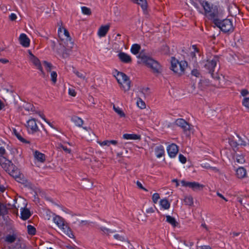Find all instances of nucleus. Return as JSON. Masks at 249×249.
Returning <instances> with one entry per match:
<instances>
[{
	"label": "nucleus",
	"instance_id": "obj_1",
	"mask_svg": "<svg viewBox=\"0 0 249 249\" xmlns=\"http://www.w3.org/2000/svg\"><path fill=\"white\" fill-rule=\"evenodd\" d=\"M58 36L59 40H56L57 42L55 40L51 41V46L53 51L62 58H67L71 52L73 42L71 41L69 33L66 29H64V32H62L61 28L59 29Z\"/></svg>",
	"mask_w": 249,
	"mask_h": 249
},
{
	"label": "nucleus",
	"instance_id": "obj_2",
	"mask_svg": "<svg viewBox=\"0 0 249 249\" xmlns=\"http://www.w3.org/2000/svg\"><path fill=\"white\" fill-rule=\"evenodd\" d=\"M6 154V151L4 147H0V165L1 167L7 172L11 176L18 182L25 184L27 180L21 174L19 169L12 162L4 156Z\"/></svg>",
	"mask_w": 249,
	"mask_h": 249
},
{
	"label": "nucleus",
	"instance_id": "obj_3",
	"mask_svg": "<svg viewBox=\"0 0 249 249\" xmlns=\"http://www.w3.org/2000/svg\"><path fill=\"white\" fill-rule=\"evenodd\" d=\"M137 58L140 60L138 61L139 63H142L150 68L154 73L160 72L161 68L160 64L157 61L146 55L143 51L139 53Z\"/></svg>",
	"mask_w": 249,
	"mask_h": 249
},
{
	"label": "nucleus",
	"instance_id": "obj_4",
	"mask_svg": "<svg viewBox=\"0 0 249 249\" xmlns=\"http://www.w3.org/2000/svg\"><path fill=\"white\" fill-rule=\"evenodd\" d=\"M201 4L204 11L203 14L208 19L213 20V22L218 17L217 7L211 4L206 1H203Z\"/></svg>",
	"mask_w": 249,
	"mask_h": 249
},
{
	"label": "nucleus",
	"instance_id": "obj_5",
	"mask_svg": "<svg viewBox=\"0 0 249 249\" xmlns=\"http://www.w3.org/2000/svg\"><path fill=\"white\" fill-rule=\"evenodd\" d=\"M171 64V70L178 76L185 73V70L188 67V63L186 61H179L174 57H172Z\"/></svg>",
	"mask_w": 249,
	"mask_h": 249
},
{
	"label": "nucleus",
	"instance_id": "obj_6",
	"mask_svg": "<svg viewBox=\"0 0 249 249\" xmlns=\"http://www.w3.org/2000/svg\"><path fill=\"white\" fill-rule=\"evenodd\" d=\"M53 221L57 225L60 231L63 234L67 235L70 238H72L73 236L72 231L62 217L54 214Z\"/></svg>",
	"mask_w": 249,
	"mask_h": 249
},
{
	"label": "nucleus",
	"instance_id": "obj_7",
	"mask_svg": "<svg viewBox=\"0 0 249 249\" xmlns=\"http://www.w3.org/2000/svg\"><path fill=\"white\" fill-rule=\"evenodd\" d=\"M213 23L224 33H230L234 30L232 22L230 19L226 18L221 20L217 18Z\"/></svg>",
	"mask_w": 249,
	"mask_h": 249
},
{
	"label": "nucleus",
	"instance_id": "obj_8",
	"mask_svg": "<svg viewBox=\"0 0 249 249\" xmlns=\"http://www.w3.org/2000/svg\"><path fill=\"white\" fill-rule=\"evenodd\" d=\"M218 62H219V57L215 55L212 59L207 60L204 65L205 68L209 71L213 78H214L213 72Z\"/></svg>",
	"mask_w": 249,
	"mask_h": 249
},
{
	"label": "nucleus",
	"instance_id": "obj_9",
	"mask_svg": "<svg viewBox=\"0 0 249 249\" xmlns=\"http://www.w3.org/2000/svg\"><path fill=\"white\" fill-rule=\"evenodd\" d=\"M182 186L189 187L192 189L194 191H202L204 188L205 186L203 184H200L197 182H189L184 180L181 181Z\"/></svg>",
	"mask_w": 249,
	"mask_h": 249
},
{
	"label": "nucleus",
	"instance_id": "obj_10",
	"mask_svg": "<svg viewBox=\"0 0 249 249\" xmlns=\"http://www.w3.org/2000/svg\"><path fill=\"white\" fill-rule=\"evenodd\" d=\"M175 124L183 129L184 133H187L192 129V125L183 119L179 118L177 119L175 121Z\"/></svg>",
	"mask_w": 249,
	"mask_h": 249
},
{
	"label": "nucleus",
	"instance_id": "obj_11",
	"mask_svg": "<svg viewBox=\"0 0 249 249\" xmlns=\"http://www.w3.org/2000/svg\"><path fill=\"white\" fill-rule=\"evenodd\" d=\"M120 61L125 64H130L132 62L131 57L126 53L121 52L118 54Z\"/></svg>",
	"mask_w": 249,
	"mask_h": 249
},
{
	"label": "nucleus",
	"instance_id": "obj_12",
	"mask_svg": "<svg viewBox=\"0 0 249 249\" xmlns=\"http://www.w3.org/2000/svg\"><path fill=\"white\" fill-rule=\"evenodd\" d=\"M169 156L171 158H174L178 152V147L175 143H172L167 147V149Z\"/></svg>",
	"mask_w": 249,
	"mask_h": 249
},
{
	"label": "nucleus",
	"instance_id": "obj_13",
	"mask_svg": "<svg viewBox=\"0 0 249 249\" xmlns=\"http://www.w3.org/2000/svg\"><path fill=\"white\" fill-rule=\"evenodd\" d=\"M30 60L36 67V68L41 71L42 76L44 77L45 74L43 70L40 60L36 56H33L32 58L30 59Z\"/></svg>",
	"mask_w": 249,
	"mask_h": 249
},
{
	"label": "nucleus",
	"instance_id": "obj_14",
	"mask_svg": "<svg viewBox=\"0 0 249 249\" xmlns=\"http://www.w3.org/2000/svg\"><path fill=\"white\" fill-rule=\"evenodd\" d=\"M27 123V127L29 131H32V132H35L38 130L36 121L35 119L29 120Z\"/></svg>",
	"mask_w": 249,
	"mask_h": 249
},
{
	"label": "nucleus",
	"instance_id": "obj_15",
	"mask_svg": "<svg viewBox=\"0 0 249 249\" xmlns=\"http://www.w3.org/2000/svg\"><path fill=\"white\" fill-rule=\"evenodd\" d=\"M114 76L116 79L118 83L120 85L121 83L124 82V80L128 79L129 77L124 73L121 72H118L116 71L114 73Z\"/></svg>",
	"mask_w": 249,
	"mask_h": 249
},
{
	"label": "nucleus",
	"instance_id": "obj_16",
	"mask_svg": "<svg viewBox=\"0 0 249 249\" xmlns=\"http://www.w3.org/2000/svg\"><path fill=\"white\" fill-rule=\"evenodd\" d=\"M20 43L24 47H28L30 46V39L25 34H21L19 37Z\"/></svg>",
	"mask_w": 249,
	"mask_h": 249
},
{
	"label": "nucleus",
	"instance_id": "obj_17",
	"mask_svg": "<svg viewBox=\"0 0 249 249\" xmlns=\"http://www.w3.org/2000/svg\"><path fill=\"white\" fill-rule=\"evenodd\" d=\"M109 29V24H107L105 26H102L99 29L98 35L100 37L105 36L107 34Z\"/></svg>",
	"mask_w": 249,
	"mask_h": 249
},
{
	"label": "nucleus",
	"instance_id": "obj_18",
	"mask_svg": "<svg viewBox=\"0 0 249 249\" xmlns=\"http://www.w3.org/2000/svg\"><path fill=\"white\" fill-rule=\"evenodd\" d=\"M34 157L38 161L40 162H44L45 160V156L44 154L36 150L34 152Z\"/></svg>",
	"mask_w": 249,
	"mask_h": 249
},
{
	"label": "nucleus",
	"instance_id": "obj_19",
	"mask_svg": "<svg viewBox=\"0 0 249 249\" xmlns=\"http://www.w3.org/2000/svg\"><path fill=\"white\" fill-rule=\"evenodd\" d=\"M246 169L243 167H239L236 170V175L239 178H243L246 176Z\"/></svg>",
	"mask_w": 249,
	"mask_h": 249
},
{
	"label": "nucleus",
	"instance_id": "obj_20",
	"mask_svg": "<svg viewBox=\"0 0 249 249\" xmlns=\"http://www.w3.org/2000/svg\"><path fill=\"white\" fill-rule=\"evenodd\" d=\"M131 81L128 78L126 80H124V82L121 83L120 84V87L124 91H127L130 88Z\"/></svg>",
	"mask_w": 249,
	"mask_h": 249
},
{
	"label": "nucleus",
	"instance_id": "obj_21",
	"mask_svg": "<svg viewBox=\"0 0 249 249\" xmlns=\"http://www.w3.org/2000/svg\"><path fill=\"white\" fill-rule=\"evenodd\" d=\"M135 3L140 5L143 10L145 11L147 8V2L146 0H130Z\"/></svg>",
	"mask_w": 249,
	"mask_h": 249
},
{
	"label": "nucleus",
	"instance_id": "obj_22",
	"mask_svg": "<svg viewBox=\"0 0 249 249\" xmlns=\"http://www.w3.org/2000/svg\"><path fill=\"white\" fill-rule=\"evenodd\" d=\"M13 132L18 139V140H19L21 142L25 143H30V142L24 139L22 137V135L19 132H18L15 128L13 129Z\"/></svg>",
	"mask_w": 249,
	"mask_h": 249
},
{
	"label": "nucleus",
	"instance_id": "obj_23",
	"mask_svg": "<svg viewBox=\"0 0 249 249\" xmlns=\"http://www.w3.org/2000/svg\"><path fill=\"white\" fill-rule=\"evenodd\" d=\"M156 156L160 158L164 155V149L163 146L160 145L155 148V149Z\"/></svg>",
	"mask_w": 249,
	"mask_h": 249
},
{
	"label": "nucleus",
	"instance_id": "obj_24",
	"mask_svg": "<svg viewBox=\"0 0 249 249\" xmlns=\"http://www.w3.org/2000/svg\"><path fill=\"white\" fill-rule=\"evenodd\" d=\"M71 121L77 126L81 127L83 124V120L76 116H73L71 118Z\"/></svg>",
	"mask_w": 249,
	"mask_h": 249
},
{
	"label": "nucleus",
	"instance_id": "obj_25",
	"mask_svg": "<svg viewBox=\"0 0 249 249\" xmlns=\"http://www.w3.org/2000/svg\"><path fill=\"white\" fill-rule=\"evenodd\" d=\"M31 213L29 209L26 208L22 209L21 212V218L23 220L28 219L31 216Z\"/></svg>",
	"mask_w": 249,
	"mask_h": 249
},
{
	"label": "nucleus",
	"instance_id": "obj_26",
	"mask_svg": "<svg viewBox=\"0 0 249 249\" xmlns=\"http://www.w3.org/2000/svg\"><path fill=\"white\" fill-rule=\"evenodd\" d=\"M123 138L126 140H140L141 136L135 134H125Z\"/></svg>",
	"mask_w": 249,
	"mask_h": 249
},
{
	"label": "nucleus",
	"instance_id": "obj_27",
	"mask_svg": "<svg viewBox=\"0 0 249 249\" xmlns=\"http://www.w3.org/2000/svg\"><path fill=\"white\" fill-rule=\"evenodd\" d=\"M17 239V235L15 234H8L4 239V241L9 243L12 244L14 243Z\"/></svg>",
	"mask_w": 249,
	"mask_h": 249
},
{
	"label": "nucleus",
	"instance_id": "obj_28",
	"mask_svg": "<svg viewBox=\"0 0 249 249\" xmlns=\"http://www.w3.org/2000/svg\"><path fill=\"white\" fill-rule=\"evenodd\" d=\"M141 49V47L140 45L138 44H134L132 45L130 51L133 54L136 55L140 53Z\"/></svg>",
	"mask_w": 249,
	"mask_h": 249
},
{
	"label": "nucleus",
	"instance_id": "obj_29",
	"mask_svg": "<svg viewBox=\"0 0 249 249\" xmlns=\"http://www.w3.org/2000/svg\"><path fill=\"white\" fill-rule=\"evenodd\" d=\"M160 205L165 210L168 209L170 207V204L167 199H161L160 202Z\"/></svg>",
	"mask_w": 249,
	"mask_h": 249
},
{
	"label": "nucleus",
	"instance_id": "obj_30",
	"mask_svg": "<svg viewBox=\"0 0 249 249\" xmlns=\"http://www.w3.org/2000/svg\"><path fill=\"white\" fill-rule=\"evenodd\" d=\"M166 221L170 223L171 225H172L173 227H176L178 223L176 221L175 218L170 216V215H167L166 216Z\"/></svg>",
	"mask_w": 249,
	"mask_h": 249
},
{
	"label": "nucleus",
	"instance_id": "obj_31",
	"mask_svg": "<svg viewBox=\"0 0 249 249\" xmlns=\"http://www.w3.org/2000/svg\"><path fill=\"white\" fill-rule=\"evenodd\" d=\"M234 158L235 159L236 161L239 163H243L245 161L244 156L242 154H236L234 156Z\"/></svg>",
	"mask_w": 249,
	"mask_h": 249
},
{
	"label": "nucleus",
	"instance_id": "obj_32",
	"mask_svg": "<svg viewBox=\"0 0 249 249\" xmlns=\"http://www.w3.org/2000/svg\"><path fill=\"white\" fill-rule=\"evenodd\" d=\"M113 108L120 117H125V114L121 108L119 107H116L114 104H113Z\"/></svg>",
	"mask_w": 249,
	"mask_h": 249
},
{
	"label": "nucleus",
	"instance_id": "obj_33",
	"mask_svg": "<svg viewBox=\"0 0 249 249\" xmlns=\"http://www.w3.org/2000/svg\"><path fill=\"white\" fill-rule=\"evenodd\" d=\"M8 213V209L5 205L0 202V216L4 215Z\"/></svg>",
	"mask_w": 249,
	"mask_h": 249
},
{
	"label": "nucleus",
	"instance_id": "obj_34",
	"mask_svg": "<svg viewBox=\"0 0 249 249\" xmlns=\"http://www.w3.org/2000/svg\"><path fill=\"white\" fill-rule=\"evenodd\" d=\"M73 72L76 75V76L79 78L87 81L86 78V74L85 72H82L80 71H78L74 70Z\"/></svg>",
	"mask_w": 249,
	"mask_h": 249
},
{
	"label": "nucleus",
	"instance_id": "obj_35",
	"mask_svg": "<svg viewBox=\"0 0 249 249\" xmlns=\"http://www.w3.org/2000/svg\"><path fill=\"white\" fill-rule=\"evenodd\" d=\"M184 203L186 205L191 206L193 204V198L191 196H187L185 197L184 199Z\"/></svg>",
	"mask_w": 249,
	"mask_h": 249
},
{
	"label": "nucleus",
	"instance_id": "obj_36",
	"mask_svg": "<svg viewBox=\"0 0 249 249\" xmlns=\"http://www.w3.org/2000/svg\"><path fill=\"white\" fill-rule=\"evenodd\" d=\"M27 231L28 233L30 235H34L36 233V228L31 225H29L27 226Z\"/></svg>",
	"mask_w": 249,
	"mask_h": 249
},
{
	"label": "nucleus",
	"instance_id": "obj_37",
	"mask_svg": "<svg viewBox=\"0 0 249 249\" xmlns=\"http://www.w3.org/2000/svg\"><path fill=\"white\" fill-rule=\"evenodd\" d=\"M57 74L55 71H51V80L53 84L54 85L56 84V81H57Z\"/></svg>",
	"mask_w": 249,
	"mask_h": 249
},
{
	"label": "nucleus",
	"instance_id": "obj_38",
	"mask_svg": "<svg viewBox=\"0 0 249 249\" xmlns=\"http://www.w3.org/2000/svg\"><path fill=\"white\" fill-rule=\"evenodd\" d=\"M81 10L83 14L84 15L89 16L91 14L90 9L87 7L83 6L81 7Z\"/></svg>",
	"mask_w": 249,
	"mask_h": 249
},
{
	"label": "nucleus",
	"instance_id": "obj_39",
	"mask_svg": "<svg viewBox=\"0 0 249 249\" xmlns=\"http://www.w3.org/2000/svg\"><path fill=\"white\" fill-rule=\"evenodd\" d=\"M43 64L46 68L47 71L50 72L51 73V71H52L51 70L52 69V68L53 67L52 64L45 61L43 62Z\"/></svg>",
	"mask_w": 249,
	"mask_h": 249
},
{
	"label": "nucleus",
	"instance_id": "obj_40",
	"mask_svg": "<svg viewBox=\"0 0 249 249\" xmlns=\"http://www.w3.org/2000/svg\"><path fill=\"white\" fill-rule=\"evenodd\" d=\"M57 148L58 149H62L66 153L70 154L71 152V149L67 148V146H64L61 143L58 144Z\"/></svg>",
	"mask_w": 249,
	"mask_h": 249
},
{
	"label": "nucleus",
	"instance_id": "obj_41",
	"mask_svg": "<svg viewBox=\"0 0 249 249\" xmlns=\"http://www.w3.org/2000/svg\"><path fill=\"white\" fill-rule=\"evenodd\" d=\"M137 105L141 108H144L145 107V103L142 100L139 98L137 101Z\"/></svg>",
	"mask_w": 249,
	"mask_h": 249
},
{
	"label": "nucleus",
	"instance_id": "obj_42",
	"mask_svg": "<svg viewBox=\"0 0 249 249\" xmlns=\"http://www.w3.org/2000/svg\"><path fill=\"white\" fill-rule=\"evenodd\" d=\"M160 199V195L158 193H155L152 196V200L154 203H157Z\"/></svg>",
	"mask_w": 249,
	"mask_h": 249
},
{
	"label": "nucleus",
	"instance_id": "obj_43",
	"mask_svg": "<svg viewBox=\"0 0 249 249\" xmlns=\"http://www.w3.org/2000/svg\"><path fill=\"white\" fill-rule=\"evenodd\" d=\"M242 104L247 108H249V97L244 98L242 101Z\"/></svg>",
	"mask_w": 249,
	"mask_h": 249
},
{
	"label": "nucleus",
	"instance_id": "obj_44",
	"mask_svg": "<svg viewBox=\"0 0 249 249\" xmlns=\"http://www.w3.org/2000/svg\"><path fill=\"white\" fill-rule=\"evenodd\" d=\"M191 74L192 75H194L196 77H199L200 75L199 71L197 69L193 70L192 71Z\"/></svg>",
	"mask_w": 249,
	"mask_h": 249
},
{
	"label": "nucleus",
	"instance_id": "obj_45",
	"mask_svg": "<svg viewBox=\"0 0 249 249\" xmlns=\"http://www.w3.org/2000/svg\"><path fill=\"white\" fill-rule=\"evenodd\" d=\"M179 161L182 163H185L186 162V158L183 155L179 154Z\"/></svg>",
	"mask_w": 249,
	"mask_h": 249
},
{
	"label": "nucleus",
	"instance_id": "obj_46",
	"mask_svg": "<svg viewBox=\"0 0 249 249\" xmlns=\"http://www.w3.org/2000/svg\"><path fill=\"white\" fill-rule=\"evenodd\" d=\"M101 231L103 232L102 234H105L107 235L109 234V230L107 228H106L105 227H101L100 228Z\"/></svg>",
	"mask_w": 249,
	"mask_h": 249
},
{
	"label": "nucleus",
	"instance_id": "obj_47",
	"mask_svg": "<svg viewBox=\"0 0 249 249\" xmlns=\"http://www.w3.org/2000/svg\"><path fill=\"white\" fill-rule=\"evenodd\" d=\"M114 238L120 241H123L124 240V238L123 236H122L119 234H115L114 235Z\"/></svg>",
	"mask_w": 249,
	"mask_h": 249
},
{
	"label": "nucleus",
	"instance_id": "obj_48",
	"mask_svg": "<svg viewBox=\"0 0 249 249\" xmlns=\"http://www.w3.org/2000/svg\"><path fill=\"white\" fill-rule=\"evenodd\" d=\"M69 94L73 96L74 97L76 96V92H75V90L73 89H69Z\"/></svg>",
	"mask_w": 249,
	"mask_h": 249
},
{
	"label": "nucleus",
	"instance_id": "obj_49",
	"mask_svg": "<svg viewBox=\"0 0 249 249\" xmlns=\"http://www.w3.org/2000/svg\"><path fill=\"white\" fill-rule=\"evenodd\" d=\"M183 243H184V244L187 246V247H191L192 246H193L194 245V242H192V241H188L187 242V241H183Z\"/></svg>",
	"mask_w": 249,
	"mask_h": 249
},
{
	"label": "nucleus",
	"instance_id": "obj_50",
	"mask_svg": "<svg viewBox=\"0 0 249 249\" xmlns=\"http://www.w3.org/2000/svg\"><path fill=\"white\" fill-rule=\"evenodd\" d=\"M137 185L139 188L145 191H147V190L143 187L142 184L140 181H137Z\"/></svg>",
	"mask_w": 249,
	"mask_h": 249
},
{
	"label": "nucleus",
	"instance_id": "obj_51",
	"mask_svg": "<svg viewBox=\"0 0 249 249\" xmlns=\"http://www.w3.org/2000/svg\"><path fill=\"white\" fill-rule=\"evenodd\" d=\"M249 91L246 89H243L241 91V94L243 96H245L247 95L248 94H249Z\"/></svg>",
	"mask_w": 249,
	"mask_h": 249
},
{
	"label": "nucleus",
	"instance_id": "obj_52",
	"mask_svg": "<svg viewBox=\"0 0 249 249\" xmlns=\"http://www.w3.org/2000/svg\"><path fill=\"white\" fill-rule=\"evenodd\" d=\"M97 142L99 143L101 146H105L107 145L108 143L109 142V141L108 140H106L102 142H101V141H97Z\"/></svg>",
	"mask_w": 249,
	"mask_h": 249
},
{
	"label": "nucleus",
	"instance_id": "obj_53",
	"mask_svg": "<svg viewBox=\"0 0 249 249\" xmlns=\"http://www.w3.org/2000/svg\"><path fill=\"white\" fill-rule=\"evenodd\" d=\"M9 18L11 21H14L17 18V16L16 14L12 13L9 16Z\"/></svg>",
	"mask_w": 249,
	"mask_h": 249
},
{
	"label": "nucleus",
	"instance_id": "obj_54",
	"mask_svg": "<svg viewBox=\"0 0 249 249\" xmlns=\"http://www.w3.org/2000/svg\"><path fill=\"white\" fill-rule=\"evenodd\" d=\"M146 212L147 213H151L155 212V210L153 207H150L146 209Z\"/></svg>",
	"mask_w": 249,
	"mask_h": 249
},
{
	"label": "nucleus",
	"instance_id": "obj_55",
	"mask_svg": "<svg viewBox=\"0 0 249 249\" xmlns=\"http://www.w3.org/2000/svg\"><path fill=\"white\" fill-rule=\"evenodd\" d=\"M89 141H92L95 137V135L93 132H92L91 134H89Z\"/></svg>",
	"mask_w": 249,
	"mask_h": 249
},
{
	"label": "nucleus",
	"instance_id": "obj_56",
	"mask_svg": "<svg viewBox=\"0 0 249 249\" xmlns=\"http://www.w3.org/2000/svg\"><path fill=\"white\" fill-rule=\"evenodd\" d=\"M26 107H25V108L26 110H28V111H29L30 109H31V110L33 111V105H28V104H27L26 105Z\"/></svg>",
	"mask_w": 249,
	"mask_h": 249
},
{
	"label": "nucleus",
	"instance_id": "obj_57",
	"mask_svg": "<svg viewBox=\"0 0 249 249\" xmlns=\"http://www.w3.org/2000/svg\"><path fill=\"white\" fill-rule=\"evenodd\" d=\"M217 195L219 197L224 199L225 201H228V199H227L221 194L217 192Z\"/></svg>",
	"mask_w": 249,
	"mask_h": 249
},
{
	"label": "nucleus",
	"instance_id": "obj_58",
	"mask_svg": "<svg viewBox=\"0 0 249 249\" xmlns=\"http://www.w3.org/2000/svg\"><path fill=\"white\" fill-rule=\"evenodd\" d=\"M0 62L2 63H3V64H5V63H8L9 62V60L8 59H6L0 58Z\"/></svg>",
	"mask_w": 249,
	"mask_h": 249
},
{
	"label": "nucleus",
	"instance_id": "obj_59",
	"mask_svg": "<svg viewBox=\"0 0 249 249\" xmlns=\"http://www.w3.org/2000/svg\"><path fill=\"white\" fill-rule=\"evenodd\" d=\"M200 248V249H212L210 246H202Z\"/></svg>",
	"mask_w": 249,
	"mask_h": 249
},
{
	"label": "nucleus",
	"instance_id": "obj_60",
	"mask_svg": "<svg viewBox=\"0 0 249 249\" xmlns=\"http://www.w3.org/2000/svg\"><path fill=\"white\" fill-rule=\"evenodd\" d=\"M5 107L4 104L3 102L0 99V110L3 109Z\"/></svg>",
	"mask_w": 249,
	"mask_h": 249
},
{
	"label": "nucleus",
	"instance_id": "obj_61",
	"mask_svg": "<svg viewBox=\"0 0 249 249\" xmlns=\"http://www.w3.org/2000/svg\"><path fill=\"white\" fill-rule=\"evenodd\" d=\"M173 182H175V184H176V187H178L179 186V183L177 179H174L172 180Z\"/></svg>",
	"mask_w": 249,
	"mask_h": 249
},
{
	"label": "nucleus",
	"instance_id": "obj_62",
	"mask_svg": "<svg viewBox=\"0 0 249 249\" xmlns=\"http://www.w3.org/2000/svg\"><path fill=\"white\" fill-rule=\"evenodd\" d=\"M28 53H29V59H30V58H32V56H35V55H34L32 53V52H31V51H30V50H28Z\"/></svg>",
	"mask_w": 249,
	"mask_h": 249
},
{
	"label": "nucleus",
	"instance_id": "obj_63",
	"mask_svg": "<svg viewBox=\"0 0 249 249\" xmlns=\"http://www.w3.org/2000/svg\"><path fill=\"white\" fill-rule=\"evenodd\" d=\"M193 48L194 49V51L196 52H199V49L197 48L196 45H193Z\"/></svg>",
	"mask_w": 249,
	"mask_h": 249
},
{
	"label": "nucleus",
	"instance_id": "obj_64",
	"mask_svg": "<svg viewBox=\"0 0 249 249\" xmlns=\"http://www.w3.org/2000/svg\"><path fill=\"white\" fill-rule=\"evenodd\" d=\"M110 143H111L113 144H116L117 143V141L116 140H111V141H110Z\"/></svg>",
	"mask_w": 249,
	"mask_h": 249
}]
</instances>
